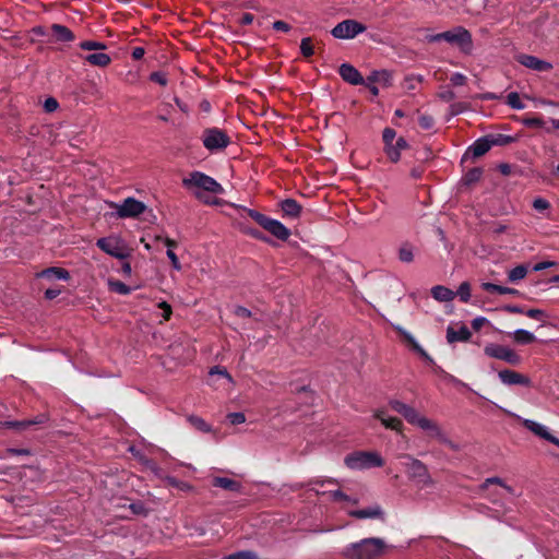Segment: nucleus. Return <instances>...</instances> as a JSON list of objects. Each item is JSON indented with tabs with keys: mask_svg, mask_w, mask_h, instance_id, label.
I'll use <instances>...</instances> for the list:
<instances>
[{
	"mask_svg": "<svg viewBox=\"0 0 559 559\" xmlns=\"http://www.w3.org/2000/svg\"><path fill=\"white\" fill-rule=\"evenodd\" d=\"M300 52L304 57L309 58L314 53L310 37H305L300 41Z\"/></svg>",
	"mask_w": 559,
	"mask_h": 559,
	"instance_id": "43",
	"label": "nucleus"
},
{
	"mask_svg": "<svg viewBox=\"0 0 559 559\" xmlns=\"http://www.w3.org/2000/svg\"><path fill=\"white\" fill-rule=\"evenodd\" d=\"M516 60L524 67L531 69V70H534V71H537V72H544V71H548L552 68L551 63L547 62V61H544V60H540L534 56H531V55H525V53H522V55H519L516 57Z\"/></svg>",
	"mask_w": 559,
	"mask_h": 559,
	"instance_id": "16",
	"label": "nucleus"
},
{
	"mask_svg": "<svg viewBox=\"0 0 559 559\" xmlns=\"http://www.w3.org/2000/svg\"><path fill=\"white\" fill-rule=\"evenodd\" d=\"M51 29L57 39L60 41H72L74 39L73 33L67 26L53 24Z\"/></svg>",
	"mask_w": 559,
	"mask_h": 559,
	"instance_id": "32",
	"label": "nucleus"
},
{
	"mask_svg": "<svg viewBox=\"0 0 559 559\" xmlns=\"http://www.w3.org/2000/svg\"><path fill=\"white\" fill-rule=\"evenodd\" d=\"M150 80L162 85V86H165L168 82L167 80V76L164 72H153L151 73L150 75Z\"/></svg>",
	"mask_w": 559,
	"mask_h": 559,
	"instance_id": "51",
	"label": "nucleus"
},
{
	"mask_svg": "<svg viewBox=\"0 0 559 559\" xmlns=\"http://www.w3.org/2000/svg\"><path fill=\"white\" fill-rule=\"evenodd\" d=\"M525 314L534 320L544 321L547 318V314L542 309H528L525 311Z\"/></svg>",
	"mask_w": 559,
	"mask_h": 559,
	"instance_id": "47",
	"label": "nucleus"
},
{
	"mask_svg": "<svg viewBox=\"0 0 559 559\" xmlns=\"http://www.w3.org/2000/svg\"><path fill=\"white\" fill-rule=\"evenodd\" d=\"M438 96L440 99H442L444 102H451L455 98V93L450 88H445V90L441 91L438 94Z\"/></svg>",
	"mask_w": 559,
	"mask_h": 559,
	"instance_id": "60",
	"label": "nucleus"
},
{
	"mask_svg": "<svg viewBox=\"0 0 559 559\" xmlns=\"http://www.w3.org/2000/svg\"><path fill=\"white\" fill-rule=\"evenodd\" d=\"M273 28L275 31H281V32H289L290 31V26L289 24H287L286 22L284 21H275L273 23Z\"/></svg>",
	"mask_w": 559,
	"mask_h": 559,
	"instance_id": "63",
	"label": "nucleus"
},
{
	"mask_svg": "<svg viewBox=\"0 0 559 559\" xmlns=\"http://www.w3.org/2000/svg\"><path fill=\"white\" fill-rule=\"evenodd\" d=\"M213 486L234 492L240 491L241 489V484L239 481L227 477H214Z\"/></svg>",
	"mask_w": 559,
	"mask_h": 559,
	"instance_id": "29",
	"label": "nucleus"
},
{
	"mask_svg": "<svg viewBox=\"0 0 559 559\" xmlns=\"http://www.w3.org/2000/svg\"><path fill=\"white\" fill-rule=\"evenodd\" d=\"M399 259L402 262L411 263L414 260L413 247L408 243L403 245L399 250Z\"/></svg>",
	"mask_w": 559,
	"mask_h": 559,
	"instance_id": "38",
	"label": "nucleus"
},
{
	"mask_svg": "<svg viewBox=\"0 0 559 559\" xmlns=\"http://www.w3.org/2000/svg\"><path fill=\"white\" fill-rule=\"evenodd\" d=\"M459 296L460 300L463 302H467L471 298V286L467 282H463L457 292L455 293Z\"/></svg>",
	"mask_w": 559,
	"mask_h": 559,
	"instance_id": "44",
	"label": "nucleus"
},
{
	"mask_svg": "<svg viewBox=\"0 0 559 559\" xmlns=\"http://www.w3.org/2000/svg\"><path fill=\"white\" fill-rule=\"evenodd\" d=\"M481 288L489 293H496L500 295H518L519 290L506 286H500L492 283H483Z\"/></svg>",
	"mask_w": 559,
	"mask_h": 559,
	"instance_id": "31",
	"label": "nucleus"
},
{
	"mask_svg": "<svg viewBox=\"0 0 559 559\" xmlns=\"http://www.w3.org/2000/svg\"><path fill=\"white\" fill-rule=\"evenodd\" d=\"M389 406L400 415L404 417V419L413 426L418 427L423 431L427 432L431 438L439 440L444 430L442 427L433 419L426 417L420 414L415 407L408 405L397 399H391L389 401Z\"/></svg>",
	"mask_w": 559,
	"mask_h": 559,
	"instance_id": "1",
	"label": "nucleus"
},
{
	"mask_svg": "<svg viewBox=\"0 0 559 559\" xmlns=\"http://www.w3.org/2000/svg\"><path fill=\"white\" fill-rule=\"evenodd\" d=\"M108 287L111 292L120 295H129L131 293V288L129 286L117 280H108Z\"/></svg>",
	"mask_w": 559,
	"mask_h": 559,
	"instance_id": "36",
	"label": "nucleus"
},
{
	"mask_svg": "<svg viewBox=\"0 0 559 559\" xmlns=\"http://www.w3.org/2000/svg\"><path fill=\"white\" fill-rule=\"evenodd\" d=\"M391 81V74L390 72L382 70V71H374L371 73L370 76H368L369 83H379L382 85L390 84Z\"/></svg>",
	"mask_w": 559,
	"mask_h": 559,
	"instance_id": "35",
	"label": "nucleus"
},
{
	"mask_svg": "<svg viewBox=\"0 0 559 559\" xmlns=\"http://www.w3.org/2000/svg\"><path fill=\"white\" fill-rule=\"evenodd\" d=\"M420 127L425 130H429L433 127V119L430 116H420L418 119Z\"/></svg>",
	"mask_w": 559,
	"mask_h": 559,
	"instance_id": "55",
	"label": "nucleus"
},
{
	"mask_svg": "<svg viewBox=\"0 0 559 559\" xmlns=\"http://www.w3.org/2000/svg\"><path fill=\"white\" fill-rule=\"evenodd\" d=\"M522 122L530 128H542L544 126V121L539 118H525Z\"/></svg>",
	"mask_w": 559,
	"mask_h": 559,
	"instance_id": "54",
	"label": "nucleus"
},
{
	"mask_svg": "<svg viewBox=\"0 0 559 559\" xmlns=\"http://www.w3.org/2000/svg\"><path fill=\"white\" fill-rule=\"evenodd\" d=\"M330 499L334 502L344 503L343 508L345 509L347 506H356L359 503V499L356 497L348 496L341 489H335L326 492Z\"/></svg>",
	"mask_w": 559,
	"mask_h": 559,
	"instance_id": "26",
	"label": "nucleus"
},
{
	"mask_svg": "<svg viewBox=\"0 0 559 559\" xmlns=\"http://www.w3.org/2000/svg\"><path fill=\"white\" fill-rule=\"evenodd\" d=\"M338 73L341 78L349 84L359 85L364 83V78L359 71L349 63L341 64Z\"/></svg>",
	"mask_w": 559,
	"mask_h": 559,
	"instance_id": "17",
	"label": "nucleus"
},
{
	"mask_svg": "<svg viewBox=\"0 0 559 559\" xmlns=\"http://www.w3.org/2000/svg\"><path fill=\"white\" fill-rule=\"evenodd\" d=\"M344 464L353 471H364L372 467H382L384 460L376 451H355L347 454Z\"/></svg>",
	"mask_w": 559,
	"mask_h": 559,
	"instance_id": "5",
	"label": "nucleus"
},
{
	"mask_svg": "<svg viewBox=\"0 0 559 559\" xmlns=\"http://www.w3.org/2000/svg\"><path fill=\"white\" fill-rule=\"evenodd\" d=\"M527 274V266L518 265L508 272V281L510 283H518L522 281Z\"/></svg>",
	"mask_w": 559,
	"mask_h": 559,
	"instance_id": "34",
	"label": "nucleus"
},
{
	"mask_svg": "<svg viewBox=\"0 0 559 559\" xmlns=\"http://www.w3.org/2000/svg\"><path fill=\"white\" fill-rule=\"evenodd\" d=\"M554 265H555V262H552V261H543V262H539V263L535 264L533 266V270L535 272H538V271H543L545 269L551 267Z\"/></svg>",
	"mask_w": 559,
	"mask_h": 559,
	"instance_id": "64",
	"label": "nucleus"
},
{
	"mask_svg": "<svg viewBox=\"0 0 559 559\" xmlns=\"http://www.w3.org/2000/svg\"><path fill=\"white\" fill-rule=\"evenodd\" d=\"M432 297L438 301H451L455 298L456 294L455 292L451 290L450 288L441 285H437L432 287L431 289Z\"/></svg>",
	"mask_w": 559,
	"mask_h": 559,
	"instance_id": "28",
	"label": "nucleus"
},
{
	"mask_svg": "<svg viewBox=\"0 0 559 559\" xmlns=\"http://www.w3.org/2000/svg\"><path fill=\"white\" fill-rule=\"evenodd\" d=\"M366 31V26L356 20H344L337 23L332 29L331 35L337 39H353Z\"/></svg>",
	"mask_w": 559,
	"mask_h": 559,
	"instance_id": "8",
	"label": "nucleus"
},
{
	"mask_svg": "<svg viewBox=\"0 0 559 559\" xmlns=\"http://www.w3.org/2000/svg\"><path fill=\"white\" fill-rule=\"evenodd\" d=\"M80 48L83 50H88V51H92V50L98 51V50L106 49V45L102 41L85 40V41L80 43Z\"/></svg>",
	"mask_w": 559,
	"mask_h": 559,
	"instance_id": "42",
	"label": "nucleus"
},
{
	"mask_svg": "<svg viewBox=\"0 0 559 559\" xmlns=\"http://www.w3.org/2000/svg\"><path fill=\"white\" fill-rule=\"evenodd\" d=\"M407 147V142L404 138L396 139L395 142L391 145H386L384 147L385 154L390 158L391 162L396 163L401 158V152Z\"/></svg>",
	"mask_w": 559,
	"mask_h": 559,
	"instance_id": "19",
	"label": "nucleus"
},
{
	"mask_svg": "<svg viewBox=\"0 0 559 559\" xmlns=\"http://www.w3.org/2000/svg\"><path fill=\"white\" fill-rule=\"evenodd\" d=\"M490 485H498L500 487H502L507 492L509 493H513V488L510 487L509 485H507L503 479L499 478V477H490V478H487L483 485H481V488L483 489H487Z\"/></svg>",
	"mask_w": 559,
	"mask_h": 559,
	"instance_id": "37",
	"label": "nucleus"
},
{
	"mask_svg": "<svg viewBox=\"0 0 559 559\" xmlns=\"http://www.w3.org/2000/svg\"><path fill=\"white\" fill-rule=\"evenodd\" d=\"M498 377L504 385H531V380L528 377L510 369L501 370L498 373Z\"/></svg>",
	"mask_w": 559,
	"mask_h": 559,
	"instance_id": "15",
	"label": "nucleus"
},
{
	"mask_svg": "<svg viewBox=\"0 0 559 559\" xmlns=\"http://www.w3.org/2000/svg\"><path fill=\"white\" fill-rule=\"evenodd\" d=\"M513 340L519 344H531L533 343L536 337L535 335L524 329H518L512 333Z\"/></svg>",
	"mask_w": 559,
	"mask_h": 559,
	"instance_id": "33",
	"label": "nucleus"
},
{
	"mask_svg": "<svg viewBox=\"0 0 559 559\" xmlns=\"http://www.w3.org/2000/svg\"><path fill=\"white\" fill-rule=\"evenodd\" d=\"M107 204L115 210V215L118 218H136L146 211V205L132 197L120 203L108 202Z\"/></svg>",
	"mask_w": 559,
	"mask_h": 559,
	"instance_id": "7",
	"label": "nucleus"
},
{
	"mask_svg": "<svg viewBox=\"0 0 559 559\" xmlns=\"http://www.w3.org/2000/svg\"><path fill=\"white\" fill-rule=\"evenodd\" d=\"M484 353L488 357L503 360L513 366L521 362V357L512 348L504 345L489 343L484 347Z\"/></svg>",
	"mask_w": 559,
	"mask_h": 559,
	"instance_id": "9",
	"label": "nucleus"
},
{
	"mask_svg": "<svg viewBox=\"0 0 559 559\" xmlns=\"http://www.w3.org/2000/svg\"><path fill=\"white\" fill-rule=\"evenodd\" d=\"M450 80L453 85H463L466 82V76L460 72H455L451 75Z\"/></svg>",
	"mask_w": 559,
	"mask_h": 559,
	"instance_id": "61",
	"label": "nucleus"
},
{
	"mask_svg": "<svg viewBox=\"0 0 559 559\" xmlns=\"http://www.w3.org/2000/svg\"><path fill=\"white\" fill-rule=\"evenodd\" d=\"M249 216L254 219L261 227L265 225V223L269 221L270 217L265 216L264 214L259 213L254 210L248 211Z\"/></svg>",
	"mask_w": 559,
	"mask_h": 559,
	"instance_id": "50",
	"label": "nucleus"
},
{
	"mask_svg": "<svg viewBox=\"0 0 559 559\" xmlns=\"http://www.w3.org/2000/svg\"><path fill=\"white\" fill-rule=\"evenodd\" d=\"M227 418L233 425H240L246 421L245 415L240 412L229 413Z\"/></svg>",
	"mask_w": 559,
	"mask_h": 559,
	"instance_id": "52",
	"label": "nucleus"
},
{
	"mask_svg": "<svg viewBox=\"0 0 559 559\" xmlns=\"http://www.w3.org/2000/svg\"><path fill=\"white\" fill-rule=\"evenodd\" d=\"M507 104L513 108V109H516V110H522L525 108V105L524 103L521 100L520 96L518 93L515 92H512L510 93L508 96H507Z\"/></svg>",
	"mask_w": 559,
	"mask_h": 559,
	"instance_id": "39",
	"label": "nucleus"
},
{
	"mask_svg": "<svg viewBox=\"0 0 559 559\" xmlns=\"http://www.w3.org/2000/svg\"><path fill=\"white\" fill-rule=\"evenodd\" d=\"M396 331L404 337L406 342L412 346V348L418 353L423 358H425L429 362H433L432 358L427 354V352L418 344V342L415 340V337L404 330L401 326L395 328Z\"/></svg>",
	"mask_w": 559,
	"mask_h": 559,
	"instance_id": "23",
	"label": "nucleus"
},
{
	"mask_svg": "<svg viewBox=\"0 0 559 559\" xmlns=\"http://www.w3.org/2000/svg\"><path fill=\"white\" fill-rule=\"evenodd\" d=\"M281 210L283 211L284 215L296 218L300 215L301 206L296 200L286 199L281 202Z\"/></svg>",
	"mask_w": 559,
	"mask_h": 559,
	"instance_id": "27",
	"label": "nucleus"
},
{
	"mask_svg": "<svg viewBox=\"0 0 559 559\" xmlns=\"http://www.w3.org/2000/svg\"><path fill=\"white\" fill-rule=\"evenodd\" d=\"M158 308L163 310V318L164 320H169L170 316L173 313L171 306L167 304L166 301H160L158 304Z\"/></svg>",
	"mask_w": 559,
	"mask_h": 559,
	"instance_id": "59",
	"label": "nucleus"
},
{
	"mask_svg": "<svg viewBox=\"0 0 559 559\" xmlns=\"http://www.w3.org/2000/svg\"><path fill=\"white\" fill-rule=\"evenodd\" d=\"M58 102L53 98V97H48L45 102H44V109L47 111V112H52L55 111L57 108H58Z\"/></svg>",
	"mask_w": 559,
	"mask_h": 559,
	"instance_id": "58",
	"label": "nucleus"
},
{
	"mask_svg": "<svg viewBox=\"0 0 559 559\" xmlns=\"http://www.w3.org/2000/svg\"><path fill=\"white\" fill-rule=\"evenodd\" d=\"M234 313L240 318H249L251 316V311L241 306H237L234 310Z\"/></svg>",
	"mask_w": 559,
	"mask_h": 559,
	"instance_id": "62",
	"label": "nucleus"
},
{
	"mask_svg": "<svg viewBox=\"0 0 559 559\" xmlns=\"http://www.w3.org/2000/svg\"><path fill=\"white\" fill-rule=\"evenodd\" d=\"M396 331L404 337L406 342L412 346V348L418 353L423 358H425L429 362H433L432 358L427 354V352L418 344V342L415 340V337L404 330L401 326L395 328Z\"/></svg>",
	"mask_w": 559,
	"mask_h": 559,
	"instance_id": "21",
	"label": "nucleus"
},
{
	"mask_svg": "<svg viewBox=\"0 0 559 559\" xmlns=\"http://www.w3.org/2000/svg\"><path fill=\"white\" fill-rule=\"evenodd\" d=\"M96 246L107 254L119 260H126L130 255L126 241L117 235L97 239Z\"/></svg>",
	"mask_w": 559,
	"mask_h": 559,
	"instance_id": "6",
	"label": "nucleus"
},
{
	"mask_svg": "<svg viewBox=\"0 0 559 559\" xmlns=\"http://www.w3.org/2000/svg\"><path fill=\"white\" fill-rule=\"evenodd\" d=\"M188 421L200 431H203V432L211 431V426L209 424H206L201 417L189 416Z\"/></svg>",
	"mask_w": 559,
	"mask_h": 559,
	"instance_id": "40",
	"label": "nucleus"
},
{
	"mask_svg": "<svg viewBox=\"0 0 559 559\" xmlns=\"http://www.w3.org/2000/svg\"><path fill=\"white\" fill-rule=\"evenodd\" d=\"M215 374H218V376L225 378L228 383H233V378L225 369H221L219 367H213L210 370V376L213 377Z\"/></svg>",
	"mask_w": 559,
	"mask_h": 559,
	"instance_id": "53",
	"label": "nucleus"
},
{
	"mask_svg": "<svg viewBox=\"0 0 559 559\" xmlns=\"http://www.w3.org/2000/svg\"><path fill=\"white\" fill-rule=\"evenodd\" d=\"M395 136H396V132L393 129L385 128L383 130V133H382V139H383V142H384V147H386V145L393 144V142L395 140Z\"/></svg>",
	"mask_w": 559,
	"mask_h": 559,
	"instance_id": "48",
	"label": "nucleus"
},
{
	"mask_svg": "<svg viewBox=\"0 0 559 559\" xmlns=\"http://www.w3.org/2000/svg\"><path fill=\"white\" fill-rule=\"evenodd\" d=\"M533 207L537 212H544V211H547L550 207V203L546 199H544V198H536L533 201Z\"/></svg>",
	"mask_w": 559,
	"mask_h": 559,
	"instance_id": "49",
	"label": "nucleus"
},
{
	"mask_svg": "<svg viewBox=\"0 0 559 559\" xmlns=\"http://www.w3.org/2000/svg\"><path fill=\"white\" fill-rule=\"evenodd\" d=\"M84 61L87 63L105 68L111 62V58L108 53L103 52L102 50L91 52L83 57Z\"/></svg>",
	"mask_w": 559,
	"mask_h": 559,
	"instance_id": "24",
	"label": "nucleus"
},
{
	"mask_svg": "<svg viewBox=\"0 0 559 559\" xmlns=\"http://www.w3.org/2000/svg\"><path fill=\"white\" fill-rule=\"evenodd\" d=\"M263 228L280 240H287L290 236V230L285 225H283L280 221L273 219L271 217L265 223Z\"/></svg>",
	"mask_w": 559,
	"mask_h": 559,
	"instance_id": "18",
	"label": "nucleus"
},
{
	"mask_svg": "<svg viewBox=\"0 0 559 559\" xmlns=\"http://www.w3.org/2000/svg\"><path fill=\"white\" fill-rule=\"evenodd\" d=\"M388 548L383 538L368 537L345 546L342 556L346 559H379Z\"/></svg>",
	"mask_w": 559,
	"mask_h": 559,
	"instance_id": "2",
	"label": "nucleus"
},
{
	"mask_svg": "<svg viewBox=\"0 0 559 559\" xmlns=\"http://www.w3.org/2000/svg\"><path fill=\"white\" fill-rule=\"evenodd\" d=\"M182 185L204 203H211L205 197V192L213 194L224 193V188L219 182L201 171H192L188 177L183 178Z\"/></svg>",
	"mask_w": 559,
	"mask_h": 559,
	"instance_id": "3",
	"label": "nucleus"
},
{
	"mask_svg": "<svg viewBox=\"0 0 559 559\" xmlns=\"http://www.w3.org/2000/svg\"><path fill=\"white\" fill-rule=\"evenodd\" d=\"M166 253H167L168 259H169V260H170V262H171L173 267H174L175 270H177V271H180V270H181V264H180V262H179V260H178V257H177V255H176V253L173 251V249H168Z\"/></svg>",
	"mask_w": 559,
	"mask_h": 559,
	"instance_id": "57",
	"label": "nucleus"
},
{
	"mask_svg": "<svg viewBox=\"0 0 559 559\" xmlns=\"http://www.w3.org/2000/svg\"><path fill=\"white\" fill-rule=\"evenodd\" d=\"M440 443L449 447L450 449L454 450V451H459L460 450V445L456 444L455 442H453L448 436L447 433L444 432L442 435V437L438 440Z\"/></svg>",
	"mask_w": 559,
	"mask_h": 559,
	"instance_id": "56",
	"label": "nucleus"
},
{
	"mask_svg": "<svg viewBox=\"0 0 559 559\" xmlns=\"http://www.w3.org/2000/svg\"><path fill=\"white\" fill-rule=\"evenodd\" d=\"M396 331L404 337L406 342L412 346V348L418 353L423 358H425L429 362H433L432 358L427 354V352L418 344V342L415 340V337L404 330L401 326L395 328Z\"/></svg>",
	"mask_w": 559,
	"mask_h": 559,
	"instance_id": "22",
	"label": "nucleus"
},
{
	"mask_svg": "<svg viewBox=\"0 0 559 559\" xmlns=\"http://www.w3.org/2000/svg\"><path fill=\"white\" fill-rule=\"evenodd\" d=\"M518 418L521 420L523 426L526 429H528L531 432H533L537 437L545 439V440L549 441L550 443L559 447V439L549 432L548 427H546L545 425L539 424L535 420H532V419L521 418V417H518Z\"/></svg>",
	"mask_w": 559,
	"mask_h": 559,
	"instance_id": "12",
	"label": "nucleus"
},
{
	"mask_svg": "<svg viewBox=\"0 0 559 559\" xmlns=\"http://www.w3.org/2000/svg\"><path fill=\"white\" fill-rule=\"evenodd\" d=\"M347 514L359 520L373 519L382 521L384 520L385 515L382 507L378 503L371 504L365 509L347 510Z\"/></svg>",
	"mask_w": 559,
	"mask_h": 559,
	"instance_id": "13",
	"label": "nucleus"
},
{
	"mask_svg": "<svg viewBox=\"0 0 559 559\" xmlns=\"http://www.w3.org/2000/svg\"><path fill=\"white\" fill-rule=\"evenodd\" d=\"M45 417H38L34 420H21V421H10L8 425L10 427L16 428V429H25L32 425H37L44 423Z\"/></svg>",
	"mask_w": 559,
	"mask_h": 559,
	"instance_id": "41",
	"label": "nucleus"
},
{
	"mask_svg": "<svg viewBox=\"0 0 559 559\" xmlns=\"http://www.w3.org/2000/svg\"><path fill=\"white\" fill-rule=\"evenodd\" d=\"M202 142L206 150L213 152L225 148L230 140L224 131L211 128L204 131Z\"/></svg>",
	"mask_w": 559,
	"mask_h": 559,
	"instance_id": "11",
	"label": "nucleus"
},
{
	"mask_svg": "<svg viewBox=\"0 0 559 559\" xmlns=\"http://www.w3.org/2000/svg\"><path fill=\"white\" fill-rule=\"evenodd\" d=\"M445 41L456 46L464 53H469L473 49L472 35L466 28L462 26L447 31Z\"/></svg>",
	"mask_w": 559,
	"mask_h": 559,
	"instance_id": "10",
	"label": "nucleus"
},
{
	"mask_svg": "<svg viewBox=\"0 0 559 559\" xmlns=\"http://www.w3.org/2000/svg\"><path fill=\"white\" fill-rule=\"evenodd\" d=\"M40 277H47L52 280H63L67 281L69 278V272L61 267H48L39 273Z\"/></svg>",
	"mask_w": 559,
	"mask_h": 559,
	"instance_id": "30",
	"label": "nucleus"
},
{
	"mask_svg": "<svg viewBox=\"0 0 559 559\" xmlns=\"http://www.w3.org/2000/svg\"><path fill=\"white\" fill-rule=\"evenodd\" d=\"M373 417L378 419L386 429H391L399 433H402L404 430V424L402 419L388 415L386 411L383 408L376 409L373 412Z\"/></svg>",
	"mask_w": 559,
	"mask_h": 559,
	"instance_id": "14",
	"label": "nucleus"
},
{
	"mask_svg": "<svg viewBox=\"0 0 559 559\" xmlns=\"http://www.w3.org/2000/svg\"><path fill=\"white\" fill-rule=\"evenodd\" d=\"M336 485L338 480L335 478H314L308 483V486L312 488V486H324V485Z\"/></svg>",
	"mask_w": 559,
	"mask_h": 559,
	"instance_id": "46",
	"label": "nucleus"
},
{
	"mask_svg": "<svg viewBox=\"0 0 559 559\" xmlns=\"http://www.w3.org/2000/svg\"><path fill=\"white\" fill-rule=\"evenodd\" d=\"M481 175H483L481 168H473L465 174L463 179H464L465 183L471 185V183L478 181L480 179Z\"/></svg>",
	"mask_w": 559,
	"mask_h": 559,
	"instance_id": "45",
	"label": "nucleus"
},
{
	"mask_svg": "<svg viewBox=\"0 0 559 559\" xmlns=\"http://www.w3.org/2000/svg\"><path fill=\"white\" fill-rule=\"evenodd\" d=\"M471 335V331L465 325H462L457 330L449 326L447 330V341L449 343L466 342L469 340Z\"/></svg>",
	"mask_w": 559,
	"mask_h": 559,
	"instance_id": "25",
	"label": "nucleus"
},
{
	"mask_svg": "<svg viewBox=\"0 0 559 559\" xmlns=\"http://www.w3.org/2000/svg\"><path fill=\"white\" fill-rule=\"evenodd\" d=\"M498 141L488 140L486 138L479 139L469 146L468 152L473 155V157H480L486 154L492 145H498Z\"/></svg>",
	"mask_w": 559,
	"mask_h": 559,
	"instance_id": "20",
	"label": "nucleus"
},
{
	"mask_svg": "<svg viewBox=\"0 0 559 559\" xmlns=\"http://www.w3.org/2000/svg\"><path fill=\"white\" fill-rule=\"evenodd\" d=\"M399 457L405 459L403 463L405 472L409 480L416 484L419 488H427L435 484L430 476L428 467L420 460L413 457L408 454H401Z\"/></svg>",
	"mask_w": 559,
	"mask_h": 559,
	"instance_id": "4",
	"label": "nucleus"
}]
</instances>
